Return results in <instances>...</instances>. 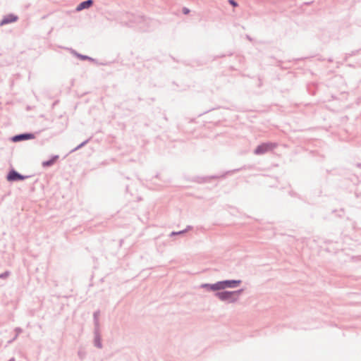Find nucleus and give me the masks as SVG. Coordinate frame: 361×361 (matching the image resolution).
I'll return each mask as SVG.
<instances>
[{
	"label": "nucleus",
	"mask_w": 361,
	"mask_h": 361,
	"mask_svg": "<svg viewBox=\"0 0 361 361\" xmlns=\"http://www.w3.org/2000/svg\"><path fill=\"white\" fill-rule=\"evenodd\" d=\"M214 295L220 300L234 303L237 302V298H234L232 290H221L216 292Z\"/></svg>",
	"instance_id": "obj_1"
},
{
	"label": "nucleus",
	"mask_w": 361,
	"mask_h": 361,
	"mask_svg": "<svg viewBox=\"0 0 361 361\" xmlns=\"http://www.w3.org/2000/svg\"><path fill=\"white\" fill-rule=\"evenodd\" d=\"M277 144L275 142H262L260 145H257V147L254 150V153L257 155L264 154L268 152L273 150L276 148Z\"/></svg>",
	"instance_id": "obj_2"
},
{
	"label": "nucleus",
	"mask_w": 361,
	"mask_h": 361,
	"mask_svg": "<svg viewBox=\"0 0 361 361\" xmlns=\"http://www.w3.org/2000/svg\"><path fill=\"white\" fill-rule=\"evenodd\" d=\"M31 177L30 176H24L19 172H18L16 169L12 168L9 170L8 173L6 175V180L9 182H18L22 181Z\"/></svg>",
	"instance_id": "obj_3"
},
{
	"label": "nucleus",
	"mask_w": 361,
	"mask_h": 361,
	"mask_svg": "<svg viewBox=\"0 0 361 361\" xmlns=\"http://www.w3.org/2000/svg\"><path fill=\"white\" fill-rule=\"evenodd\" d=\"M220 289L226 290V288H235L239 286L242 281L240 279H226L223 281H219Z\"/></svg>",
	"instance_id": "obj_4"
},
{
	"label": "nucleus",
	"mask_w": 361,
	"mask_h": 361,
	"mask_svg": "<svg viewBox=\"0 0 361 361\" xmlns=\"http://www.w3.org/2000/svg\"><path fill=\"white\" fill-rule=\"evenodd\" d=\"M35 137V134L33 133L25 132L19 133L11 137V140L13 142H18L21 141L32 140Z\"/></svg>",
	"instance_id": "obj_5"
},
{
	"label": "nucleus",
	"mask_w": 361,
	"mask_h": 361,
	"mask_svg": "<svg viewBox=\"0 0 361 361\" xmlns=\"http://www.w3.org/2000/svg\"><path fill=\"white\" fill-rule=\"evenodd\" d=\"M94 347L101 349L103 347L102 342V336L100 329H94Z\"/></svg>",
	"instance_id": "obj_6"
},
{
	"label": "nucleus",
	"mask_w": 361,
	"mask_h": 361,
	"mask_svg": "<svg viewBox=\"0 0 361 361\" xmlns=\"http://www.w3.org/2000/svg\"><path fill=\"white\" fill-rule=\"evenodd\" d=\"M18 20V16L10 13L6 15L3 17V18L0 21V26H3L4 25H7L9 23H15Z\"/></svg>",
	"instance_id": "obj_7"
},
{
	"label": "nucleus",
	"mask_w": 361,
	"mask_h": 361,
	"mask_svg": "<svg viewBox=\"0 0 361 361\" xmlns=\"http://www.w3.org/2000/svg\"><path fill=\"white\" fill-rule=\"evenodd\" d=\"M200 287L207 291H214L215 293L221 290L219 281L214 283H202Z\"/></svg>",
	"instance_id": "obj_8"
},
{
	"label": "nucleus",
	"mask_w": 361,
	"mask_h": 361,
	"mask_svg": "<svg viewBox=\"0 0 361 361\" xmlns=\"http://www.w3.org/2000/svg\"><path fill=\"white\" fill-rule=\"evenodd\" d=\"M94 4L93 0H85L80 2L76 7L75 10L77 11H81L84 9H87L90 8Z\"/></svg>",
	"instance_id": "obj_9"
},
{
	"label": "nucleus",
	"mask_w": 361,
	"mask_h": 361,
	"mask_svg": "<svg viewBox=\"0 0 361 361\" xmlns=\"http://www.w3.org/2000/svg\"><path fill=\"white\" fill-rule=\"evenodd\" d=\"M59 155H52L51 158L48 160L43 161L42 163V166L43 168H49L51 166H53L59 159Z\"/></svg>",
	"instance_id": "obj_10"
},
{
	"label": "nucleus",
	"mask_w": 361,
	"mask_h": 361,
	"mask_svg": "<svg viewBox=\"0 0 361 361\" xmlns=\"http://www.w3.org/2000/svg\"><path fill=\"white\" fill-rule=\"evenodd\" d=\"M71 50V53L73 55H75L77 58L80 59L82 61H93V62L96 61V59H94L89 56L79 54L75 50L72 49Z\"/></svg>",
	"instance_id": "obj_11"
},
{
	"label": "nucleus",
	"mask_w": 361,
	"mask_h": 361,
	"mask_svg": "<svg viewBox=\"0 0 361 361\" xmlns=\"http://www.w3.org/2000/svg\"><path fill=\"white\" fill-rule=\"evenodd\" d=\"M100 315V311L98 310L93 313V322H94V329H100V324L99 320V317Z\"/></svg>",
	"instance_id": "obj_12"
},
{
	"label": "nucleus",
	"mask_w": 361,
	"mask_h": 361,
	"mask_svg": "<svg viewBox=\"0 0 361 361\" xmlns=\"http://www.w3.org/2000/svg\"><path fill=\"white\" fill-rule=\"evenodd\" d=\"M92 136L90 137L88 139L85 140V141L82 142L80 145H78L77 147H75L74 149H73L71 152H74L78 149H80V148L83 147L84 146H85L92 139Z\"/></svg>",
	"instance_id": "obj_13"
},
{
	"label": "nucleus",
	"mask_w": 361,
	"mask_h": 361,
	"mask_svg": "<svg viewBox=\"0 0 361 361\" xmlns=\"http://www.w3.org/2000/svg\"><path fill=\"white\" fill-rule=\"evenodd\" d=\"M359 52H360V49H356V50L352 51L350 53L346 54L345 56L344 60L347 61L349 57L355 56V55L358 54Z\"/></svg>",
	"instance_id": "obj_14"
},
{
	"label": "nucleus",
	"mask_w": 361,
	"mask_h": 361,
	"mask_svg": "<svg viewBox=\"0 0 361 361\" xmlns=\"http://www.w3.org/2000/svg\"><path fill=\"white\" fill-rule=\"evenodd\" d=\"M219 176H206V177H201L200 178V180H198L199 183H205V182H207L209 180V179L210 178H218Z\"/></svg>",
	"instance_id": "obj_15"
},
{
	"label": "nucleus",
	"mask_w": 361,
	"mask_h": 361,
	"mask_svg": "<svg viewBox=\"0 0 361 361\" xmlns=\"http://www.w3.org/2000/svg\"><path fill=\"white\" fill-rule=\"evenodd\" d=\"M244 291L243 288H240L236 290H232L234 298H237V300L239 298V295Z\"/></svg>",
	"instance_id": "obj_16"
},
{
	"label": "nucleus",
	"mask_w": 361,
	"mask_h": 361,
	"mask_svg": "<svg viewBox=\"0 0 361 361\" xmlns=\"http://www.w3.org/2000/svg\"><path fill=\"white\" fill-rule=\"evenodd\" d=\"M11 275L10 271H5L4 272L0 274V279H6L7 277H8Z\"/></svg>",
	"instance_id": "obj_17"
},
{
	"label": "nucleus",
	"mask_w": 361,
	"mask_h": 361,
	"mask_svg": "<svg viewBox=\"0 0 361 361\" xmlns=\"http://www.w3.org/2000/svg\"><path fill=\"white\" fill-rule=\"evenodd\" d=\"M183 234H184L183 230L179 231H172L170 233L169 236L173 237V236H175V235H183Z\"/></svg>",
	"instance_id": "obj_18"
},
{
	"label": "nucleus",
	"mask_w": 361,
	"mask_h": 361,
	"mask_svg": "<svg viewBox=\"0 0 361 361\" xmlns=\"http://www.w3.org/2000/svg\"><path fill=\"white\" fill-rule=\"evenodd\" d=\"M228 3L233 7H237L238 6V4L235 0H228Z\"/></svg>",
	"instance_id": "obj_19"
},
{
	"label": "nucleus",
	"mask_w": 361,
	"mask_h": 361,
	"mask_svg": "<svg viewBox=\"0 0 361 361\" xmlns=\"http://www.w3.org/2000/svg\"><path fill=\"white\" fill-rule=\"evenodd\" d=\"M14 331L16 334H18V336H19V334L23 332V329L20 327H16L14 329Z\"/></svg>",
	"instance_id": "obj_20"
},
{
	"label": "nucleus",
	"mask_w": 361,
	"mask_h": 361,
	"mask_svg": "<svg viewBox=\"0 0 361 361\" xmlns=\"http://www.w3.org/2000/svg\"><path fill=\"white\" fill-rule=\"evenodd\" d=\"M182 11L183 14L187 15L190 12V10L188 8L183 7Z\"/></svg>",
	"instance_id": "obj_21"
},
{
	"label": "nucleus",
	"mask_w": 361,
	"mask_h": 361,
	"mask_svg": "<svg viewBox=\"0 0 361 361\" xmlns=\"http://www.w3.org/2000/svg\"><path fill=\"white\" fill-rule=\"evenodd\" d=\"M18 337V334H16V335L14 336H13V338H11V340H9L8 341V344L12 343L14 341H16Z\"/></svg>",
	"instance_id": "obj_22"
},
{
	"label": "nucleus",
	"mask_w": 361,
	"mask_h": 361,
	"mask_svg": "<svg viewBox=\"0 0 361 361\" xmlns=\"http://www.w3.org/2000/svg\"><path fill=\"white\" fill-rule=\"evenodd\" d=\"M192 228V226H187L186 228L185 229L183 230V233H185L187 231L191 230Z\"/></svg>",
	"instance_id": "obj_23"
},
{
	"label": "nucleus",
	"mask_w": 361,
	"mask_h": 361,
	"mask_svg": "<svg viewBox=\"0 0 361 361\" xmlns=\"http://www.w3.org/2000/svg\"><path fill=\"white\" fill-rule=\"evenodd\" d=\"M240 170V169H234L233 171H227L226 173H234V172H236V171H239Z\"/></svg>",
	"instance_id": "obj_24"
},
{
	"label": "nucleus",
	"mask_w": 361,
	"mask_h": 361,
	"mask_svg": "<svg viewBox=\"0 0 361 361\" xmlns=\"http://www.w3.org/2000/svg\"><path fill=\"white\" fill-rule=\"evenodd\" d=\"M246 38H247L249 41H250V42H252V38L250 35H246Z\"/></svg>",
	"instance_id": "obj_25"
},
{
	"label": "nucleus",
	"mask_w": 361,
	"mask_h": 361,
	"mask_svg": "<svg viewBox=\"0 0 361 361\" xmlns=\"http://www.w3.org/2000/svg\"><path fill=\"white\" fill-rule=\"evenodd\" d=\"M290 195L291 196H296V193H295V192H293V191H290Z\"/></svg>",
	"instance_id": "obj_26"
},
{
	"label": "nucleus",
	"mask_w": 361,
	"mask_h": 361,
	"mask_svg": "<svg viewBox=\"0 0 361 361\" xmlns=\"http://www.w3.org/2000/svg\"><path fill=\"white\" fill-rule=\"evenodd\" d=\"M312 4V2H305L304 4L305 5H310Z\"/></svg>",
	"instance_id": "obj_27"
},
{
	"label": "nucleus",
	"mask_w": 361,
	"mask_h": 361,
	"mask_svg": "<svg viewBox=\"0 0 361 361\" xmlns=\"http://www.w3.org/2000/svg\"><path fill=\"white\" fill-rule=\"evenodd\" d=\"M328 61H329V62H332V61H333V59H332V58H329V59H328Z\"/></svg>",
	"instance_id": "obj_28"
},
{
	"label": "nucleus",
	"mask_w": 361,
	"mask_h": 361,
	"mask_svg": "<svg viewBox=\"0 0 361 361\" xmlns=\"http://www.w3.org/2000/svg\"><path fill=\"white\" fill-rule=\"evenodd\" d=\"M8 361H15V359H14V357H12L11 359H9Z\"/></svg>",
	"instance_id": "obj_29"
}]
</instances>
